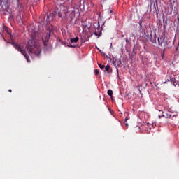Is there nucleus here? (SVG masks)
I'll return each instance as SVG.
<instances>
[{
	"instance_id": "nucleus-20",
	"label": "nucleus",
	"mask_w": 179,
	"mask_h": 179,
	"mask_svg": "<svg viewBox=\"0 0 179 179\" xmlns=\"http://www.w3.org/2000/svg\"><path fill=\"white\" fill-rule=\"evenodd\" d=\"M152 41V43H156V40H155V41Z\"/></svg>"
},
{
	"instance_id": "nucleus-8",
	"label": "nucleus",
	"mask_w": 179,
	"mask_h": 179,
	"mask_svg": "<svg viewBox=\"0 0 179 179\" xmlns=\"http://www.w3.org/2000/svg\"><path fill=\"white\" fill-rule=\"evenodd\" d=\"M166 41V35L164 34H162L161 37L158 38V43L161 47H163V43Z\"/></svg>"
},
{
	"instance_id": "nucleus-11",
	"label": "nucleus",
	"mask_w": 179,
	"mask_h": 179,
	"mask_svg": "<svg viewBox=\"0 0 179 179\" xmlns=\"http://www.w3.org/2000/svg\"><path fill=\"white\" fill-rule=\"evenodd\" d=\"M105 71H106L107 73H111V69H110V65L108 64V65L105 67Z\"/></svg>"
},
{
	"instance_id": "nucleus-23",
	"label": "nucleus",
	"mask_w": 179,
	"mask_h": 179,
	"mask_svg": "<svg viewBox=\"0 0 179 179\" xmlns=\"http://www.w3.org/2000/svg\"><path fill=\"white\" fill-rule=\"evenodd\" d=\"M105 24H106V22H104L103 23V26H104Z\"/></svg>"
},
{
	"instance_id": "nucleus-14",
	"label": "nucleus",
	"mask_w": 179,
	"mask_h": 179,
	"mask_svg": "<svg viewBox=\"0 0 179 179\" xmlns=\"http://www.w3.org/2000/svg\"><path fill=\"white\" fill-rule=\"evenodd\" d=\"M4 29H5V31H6V32L8 33V34L10 35V38L12 39L13 36H12V34H10V31H9V28H8V27H6L4 28Z\"/></svg>"
},
{
	"instance_id": "nucleus-22",
	"label": "nucleus",
	"mask_w": 179,
	"mask_h": 179,
	"mask_svg": "<svg viewBox=\"0 0 179 179\" xmlns=\"http://www.w3.org/2000/svg\"><path fill=\"white\" fill-rule=\"evenodd\" d=\"M121 37H125V35H122Z\"/></svg>"
},
{
	"instance_id": "nucleus-27",
	"label": "nucleus",
	"mask_w": 179,
	"mask_h": 179,
	"mask_svg": "<svg viewBox=\"0 0 179 179\" xmlns=\"http://www.w3.org/2000/svg\"><path fill=\"white\" fill-rule=\"evenodd\" d=\"M35 36H37V33H36V34H35Z\"/></svg>"
},
{
	"instance_id": "nucleus-25",
	"label": "nucleus",
	"mask_w": 179,
	"mask_h": 179,
	"mask_svg": "<svg viewBox=\"0 0 179 179\" xmlns=\"http://www.w3.org/2000/svg\"><path fill=\"white\" fill-rule=\"evenodd\" d=\"M159 112L162 113V114H163V111L159 110Z\"/></svg>"
},
{
	"instance_id": "nucleus-2",
	"label": "nucleus",
	"mask_w": 179,
	"mask_h": 179,
	"mask_svg": "<svg viewBox=\"0 0 179 179\" xmlns=\"http://www.w3.org/2000/svg\"><path fill=\"white\" fill-rule=\"evenodd\" d=\"M28 48H29V50H31V52L35 54V55H37V57L40 55L41 52V49L36 47V44L34 43L33 40L28 41Z\"/></svg>"
},
{
	"instance_id": "nucleus-10",
	"label": "nucleus",
	"mask_w": 179,
	"mask_h": 179,
	"mask_svg": "<svg viewBox=\"0 0 179 179\" xmlns=\"http://www.w3.org/2000/svg\"><path fill=\"white\" fill-rule=\"evenodd\" d=\"M70 41H71V43H76L77 41H79V37L76 36L75 38H72L70 40Z\"/></svg>"
},
{
	"instance_id": "nucleus-28",
	"label": "nucleus",
	"mask_w": 179,
	"mask_h": 179,
	"mask_svg": "<svg viewBox=\"0 0 179 179\" xmlns=\"http://www.w3.org/2000/svg\"><path fill=\"white\" fill-rule=\"evenodd\" d=\"M71 47H73H73H75V46H73V45H71Z\"/></svg>"
},
{
	"instance_id": "nucleus-26",
	"label": "nucleus",
	"mask_w": 179,
	"mask_h": 179,
	"mask_svg": "<svg viewBox=\"0 0 179 179\" xmlns=\"http://www.w3.org/2000/svg\"><path fill=\"white\" fill-rule=\"evenodd\" d=\"M47 17H48H48H50V16L48 15Z\"/></svg>"
},
{
	"instance_id": "nucleus-4",
	"label": "nucleus",
	"mask_w": 179,
	"mask_h": 179,
	"mask_svg": "<svg viewBox=\"0 0 179 179\" xmlns=\"http://www.w3.org/2000/svg\"><path fill=\"white\" fill-rule=\"evenodd\" d=\"M94 26L95 27V31H94L95 36L100 37V36H101L102 34L101 31L103 30V28L100 27V22L99 21L98 22V24H96V25H94Z\"/></svg>"
},
{
	"instance_id": "nucleus-19",
	"label": "nucleus",
	"mask_w": 179,
	"mask_h": 179,
	"mask_svg": "<svg viewBox=\"0 0 179 179\" xmlns=\"http://www.w3.org/2000/svg\"><path fill=\"white\" fill-rule=\"evenodd\" d=\"M8 92H10V93H12V90H8Z\"/></svg>"
},
{
	"instance_id": "nucleus-6",
	"label": "nucleus",
	"mask_w": 179,
	"mask_h": 179,
	"mask_svg": "<svg viewBox=\"0 0 179 179\" xmlns=\"http://www.w3.org/2000/svg\"><path fill=\"white\" fill-rule=\"evenodd\" d=\"M152 5H153V8H152L153 13H157H157H159V7L157 6V1H156V3L155 2L151 3V6L150 7V12H152Z\"/></svg>"
},
{
	"instance_id": "nucleus-7",
	"label": "nucleus",
	"mask_w": 179,
	"mask_h": 179,
	"mask_svg": "<svg viewBox=\"0 0 179 179\" xmlns=\"http://www.w3.org/2000/svg\"><path fill=\"white\" fill-rule=\"evenodd\" d=\"M11 44L15 48V50H17V51H20L21 54H23V49L22 48V45L13 41H12Z\"/></svg>"
},
{
	"instance_id": "nucleus-24",
	"label": "nucleus",
	"mask_w": 179,
	"mask_h": 179,
	"mask_svg": "<svg viewBox=\"0 0 179 179\" xmlns=\"http://www.w3.org/2000/svg\"><path fill=\"white\" fill-rule=\"evenodd\" d=\"M126 40V43H128V39H125Z\"/></svg>"
},
{
	"instance_id": "nucleus-18",
	"label": "nucleus",
	"mask_w": 179,
	"mask_h": 179,
	"mask_svg": "<svg viewBox=\"0 0 179 179\" xmlns=\"http://www.w3.org/2000/svg\"><path fill=\"white\" fill-rule=\"evenodd\" d=\"M108 13H113V10H109L108 11Z\"/></svg>"
},
{
	"instance_id": "nucleus-29",
	"label": "nucleus",
	"mask_w": 179,
	"mask_h": 179,
	"mask_svg": "<svg viewBox=\"0 0 179 179\" xmlns=\"http://www.w3.org/2000/svg\"><path fill=\"white\" fill-rule=\"evenodd\" d=\"M95 24H96V23H95ZM98 24H96V25H97Z\"/></svg>"
},
{
	"instance_id": "nucleus-13",
	"label": "nucleus",
	"mask_w": 179,
	"mask_h": 179,
	"mask_svg": "<svg viewBox=\"0 0 179 179\" xmlns=\"http://www.w3.org/2000/svg\"><path fill=\"white\" fill-rule=\"evenodd\" d=\"M108 96H110V97H111V100H113V90H108L107 92Z\"/></svg>"
},
{
	"instance_id": "nucleus-16",
	"label": "nucleus",
	"mask_w": 179,
	"mask_h": 179,
	"mask_svg": "<svg viewBox=\"0 0 179 179\" xmlns=\"http://www.w3.org/2000/svg\"><path fill=\"white\" fill-rule=\"evenodd\" d=\"M98 65H99V68H100L101 69H103L106 68V66H104V65H103V64H99Z\"/></svg>"
},
{
	"instance_id": "nucleus-21",
	"label": "nucleus",
	"mask_w": 179,
	"mask_h": 179,
	"mask_svg": "<svg viewBox=\"0 0 179 179\" xmlns=\"http://www.w3.org/2000/svg\"><path fill=\"white\" fill-rule=\"evenodd\" d=\"M99 51L101 52V54H103V55H106V54L103 53L101 50H99Z\"/></svg>"
},
{
	"instance_id": "nucleus-15",
	"label": "nucleus",
	"mask_w": 179,
	"mask_h": 179,
	"mask_svg": "<svg viewBox=\"0 0 179 179\" xmlns=\"http://www.w3.org/2000/svg\"><path fill=\"white\" fill-rule=\"evenodd\" d=\"M168 43L167 41H164V43H162V47H164L165 48H167V45H168Z\"/></svg>"
},
{
	"instance_id": "nucleus-3",
	"label": "nucleus",
	"mask_w": 179,
	"mask_h": 179,
	"mask_svg": "<svg viewBox=\"0 0 179 179\" xmlns=\"http://www.w3.org/2000/svg\"><path fill=\"white\" fill-rule=\"evenodd\" d=\"M177 113H171L170 112H168L165 114H162V115H159V118H162V117H164L165 118H169L170 120H176V118H177Z\"/></svg>"
},
{
	"instance_id": "nucleus-1",
	"label": "nucleus",
	"mask_w": 179,
	"mask_h": 179,
	"mask_svg": "<svg viewBox=\"0 0 179 179\" xmlns=\"http://www.w3.org/2000/svg\"><path fill=\"white\" fill-rule=\"evenodd\" d=\"M79 12V9L75 7H65L62 11L58 10L55 12V15H57L58 17H60L62 20L66 22H72L75 17L76 13Z\"/></svg>"
},
{
	"instance_id": "nucleus-5",
	"label": "nucleus",
	"mask_w": 179,
	"mask_h": 179,
	"mask_svg": "<svg viewBox=\"0 0 179 179\" xmlns=\"http://www.w3.org/2000/svg\"><path fill=\"white\" fill-rule=\"evenodd\" d=\"M50 37H51V31H49L46 34L45 36V37L43 36V37L42 38V40H43V44H44V46H45V47H47V43H48V41H49Z\"/></svg>"
},
{
	"instance_id": "nucleus-12",
	"label": "nucleus",
	"mask_w": 179,
	"mask_h": 179,
	"mask_svg": "<svg viewBox=\"0 0 179 179\" xmlns=\"http://www.w3.org/2000/svg\"><path fill=\"white\" fill-rule=\"evenodd\" d=\"M23 55L26 59V60L27 61V62H30V59L29 57V55H26V52L24 50L23 51Z\"/></svg>"
},
{
	"instance_id": "nucleus-17",
	"label": "nucleus",
	"mask_w": 179,
	"mask_h": 179,
	"mask_svg": "<svg viewBox=\"0 0 179 179\" xmlns=\"http://www.w3.org/2000/svg\"><path fill=\"white\" fill-rule=\"evenodd\" d=\"M99 73H100V71H99V69H96L95 70V75L97 76V75H99Z\"/></svg>"
},
{
	"instance_id": "nucleus-9",
	"label": "nucleus",
	"mask_w": 179,
	"mask_h": 179,
	"mask_svg": "<svg viewBox=\"0 0 179 179\" xmlns=\"http://www.w3.org/2000/svg\"><path fill=\"white\" fill-rule=\"evenodd\" d=\"M168 82H171V83L173 84V86H177V85H179V83L176 81V78H170L168 79Z\"/></svg>"
}]
</instances>
